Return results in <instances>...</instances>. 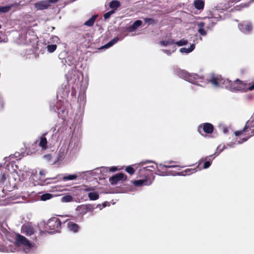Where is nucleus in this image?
I'll return each instance as SVG.
<instances>
[{
  "instance_id": "ddd939ff",
  "label": "nucleus",
  "mask_w": 254,
  "mask_h": 254,
  "mask_svg": "<svg viewBox=\"0 0 254 254\" xmlns=\"http://www.w3.org/2000/svg\"><path fill=\"white\" fill-rule=\"evenodd\" d=\"M239 28L244 33H249L253 29V26L250 22H244L239 25Z\"/></svg>"
},
{
  "instance_id": "a211bd4d",
  "label": "nucleus",
  "mask_w": 254,
  "mask_h": 254,
  "mask_svg": "<svg viewBox=\"0 0 254 254\" xmlns=\"http://www.w3.org/2000/svg\"><path fill=\"white\" fill-rule=\"evenodd\" d=\"M142 24V21L140 20H136L131 25L127 28V31L132 32L134 31Z\"/></svg>"
},
{
  "instance_id": "8fccbe9b",
  "label": "nucleus",
  "mask_w": 254,
  "mask_h": 254,
  "mask_svg": "<svg viewBox=\"0 0 254 254\" xmlns=\"http://www.w3.org/2000/svg\"><path fill=\"white\" fill-rule=\"evenodd\" d=\"M118 41L119 38L118 37H115L111 40L114 45L116 44Z\"/></svg>"
},
{
  "instance_id": "412c9836",
  "label": "nucleus",
  "mask_w": 254,
  "mask_h": 254,
  "mask_svg": "<svg viewBox=\"0 0 254 254\" xmlns=\"http://www.w3.org/2000/svg\"><path fill=\"white\" fill-rule=\"evenodd\" d=\"M77 73V71L75 70H71L69 71L66 75L67 80L69 82H72V80L74 79V77L75 74Z\"/></svg>"
},
{
  "instance_id": "39448f33",
  "label": "nucleus",
  "mask_w": 254,
  "mask_h": 254,
  "mask_svg": "<svg viewBox=\"0 0 254 254\" xmlns=\"http://www.w3.org/2000/svg\"><path fill=\"white\" fill-rule=\"evenodd\" d=\"M61 227V220L57 217H53L50 219L46 225V229L51 230L50 233L59 232Z\"/></svg>"
},
{
  "instance_id": "bf43d9fd",
  "label": "nucleus",
  "mask_w": 254,
  "mask_h": 254,
  "mask_svg": "<svg viewBox=\"0 0 254 254\" xmlns=\"http://www.w3.org/2000/svg\"><path fill=\"white\" fill-rule=\"evenodd\" d=\"M20 198L19 197H14V198L12 197V200H16V199H20Z\"/></svg>"
},
{
  "instance_id": "c03bdc74",
  "label": "nucleus",
  "mask_w": 254,
  "mask_h": 254,
  "mask_svg": "<svg viewBox=\"0 0 254 254\" xmlns=\"http://www.w3.org/2000/svg\"><path fill=\"white\" fill-rule=\"evenodd\" d=\"M61 187L58 186V185L52 186L51 187V191H53V192L60 191V190H61Z\"/></svg>"
},
{
  "instance_id": "f704fd0d",
  "label": "nucleus",
  "mask_w": 254,
  "mask_h": 254,
  "mask_svg": "<svg viewBox=\"0 0 254 254\" xmlns=\"http://www.w3.org/2000/svg\"><path fill=\"white\" fill-rule=\"evenodd\" d=\"M88 197L90 200H95L99 198V194L96 192H90L88 193Z\"/></svg>"
},
{
  "instance_id": "79ce46f5",
  "label": "nucleus",
  "mask_w": 254,
  "mask_h": 254,
  "mask_svg": "<svg viewBox=\"0 0 254 254\" xmlns=\"http://www.w3.org/2000/svg\"><path fill=\"white\" fill-rule=\"evenodd\" d=\"M115 12L114 10H111L104 14V17L105 19H107L110 18L111 15Z\"/></svg>"
},
{
  "instance_id": "c756f323",
  "label": "nucleus",
  "mask_w": 254,
  "mask_h": 254,
  "mask_svg": "<svg viewBox=\"0 0 254 254\" xmlns=\"http://www.w3.org/2000/svg\"><path fill=\"white\" fill-rule=\"evenodd\" d=\"M97 17V15H93L88 20L84 23V25L89 27L93 26Z\"/></svg>"
},
{
  "instance_id": "c85d7f7f",
  "label": "nucleus",
  "mask_w": 254,
  "mask_h": 254,
  "mask_svg": "<svg viewBox=\"0 0 254 254\" xmlns=\"http://www.w3.org/2000/svg\"><path fill=\"white\" fill-rule=\"evenodd\" d=\"M0 251L7 253L14 252H15V249L11 247V245H9L5 248H2L0 245Z\"/></svg>"
},
{
  "instance_id": "cd10ccee",
  "label": "nucleus",
  "mask_w": 254,
  "mask_h": 254,
  "mask_svg": "<svg viewBox=\"0 0 254 254\" xmlns=\"http://www.w3.org/2000/svg\"><path fill=\"white\" fill-rule=\"evenodd\" d=\"M155 168L153 166H148L144 167L142 169H139V174L142 175L143 173L146 171L152 172L153 171V170H155Z\"/></svg>"
},
{
  "instance_id": "4be33fe9",
  "label": "nucleus",
  "mask_w": 254,
  "mask_h": 254,
  "mask_svg": "<svg viewBox=\"0 0 254 254\" xmlns=\"http://www.w3.org/2000/svg\"><path fill=\"white\" fill-rule=\"evenodd\" d=\"M67 225L69 229L74 233L77 232L79 229V227L77 224L72 222H69Z\"/></svg>"
},
{
  "instance_id": "58836bf2",
  "label": "nucleus",
  "mask_w": 254,
  "mask_h": 254,
  "mask_svg": "<svg viewBox=\"0 0 254 254\" xmlns=\"http://www.w3.org/2000/svg\"><path fill=\"white\" fill-rule=\"evenodd\" d=\"M73 199V197L69 195H65L63 196L62 198V201L63 202H70L72 201Z\"/></svg>"
},
{
  "instance_id": "3c124183",
  "label": "nucleus",
  "mask_w": 254,
  "mask_h": 254,
  "mask_svg": "<svg viewBox=\"0 0 254 254\" xmlns=\"http://www.w3.org/2000/svg\"><path fill=\"white\" fill-rule=\"evenodd\" d=\"M213 155H210L209 156H207V157H205V158H202V159H201V160H199V162H202V161H203L204 160H206L208 159V158L211 157ZM200 163H199V164Z\"/></svg>"
},
{
  "instance_id": "aec40b11",
  "label": "nucleus",
  "mask_w": 254,
  "mask_h": 254,
  "mask_svg": "<svg viewBox=\"0 0 254 254\" xmlns=\"http://www.w3.org/2000/svg\"><path fill=\"white\" fill-rule=\"evenodd\" d=\"M227 146H229L230 147H234V145H233V143H228V144H227L226 146H225V145L224 144H220L219 145L217 148V149H216V152L214 153V155H218L220 153H221L224 149H225V148H227Z\"/></svg>"
},
{
  "instance_id": "a19ab883",
  "label": "nucleus",
  "mask_w": 254,
  "mask_h": 254,
  "mask_svg": "<svg viewBox=\"0 0 254 254\" xmlns=\"http://www.w3.org/2000/svg\"><path fill=\"white\" fill-rule=\"evenodd\" d=\"M150 161L146 160L144 161H142L140 163H139L138 164H134L133 165V166L135 167V169H137L139 166H143L145 164L150 163Z\"/></svg>"
},
{
  "instance_id": "2eb2a0df",
  "label": "nucleus",
  "mask_w": 254,
  "mask_h": 254,
  "mask_svg": "<svg viewBox=\"0 0 254 254\" xmlns=\"http://www.w3.org/2000/svg\"><path fill=\"white\" fill-rule=\"evenodd\" d=\"M34 6L37 10H42L47 9L50 6V4L47 0H43L36 2Z\"/></svg>"
},
{
  "instance_id": "c9c22d12",
  "label": "nucleus",
  "mask_w": 254,
  "mask_h": 254,
  "mask_svg": "<svg viewBox=\"0 0 254 254\" xmlns=\"http://www.w3.org/2000/svg\"><path fill=\"white\" fill-rule=\"evenodd\" d=\"M176 50V46H173L170 48L169 50L163 49L162 50L163 52L165 53L168 56L171 55V54L174 52Z\"/></svg>"
},
{
  "instance_id": "1a4fd4ad",
  "label": "nucleus",
  "mask_w": 254,
  "mask_h": 254,
  "mask_svg": "<svg viewBox=\"0 0 254 254\" xmlns=\"http://www.w3.org/2000/svg\"><path fill=\"white\" fill-rule=\"evenodd\" d=\"M29 169L26 167H24L22 169H20L18 172L14 170L13 172H11V175L15 177L16 175L19 180H23L28 177L30 174Z\"/></svg>"
},
{
  "instance_id": "052dcab7",
  "label": "nucleus",
  "mask_w": 254,
  "mask_h": 254,
  "mask_svg": "<svg viewBox=\"0 0 254 254\" xmlns=\"http://www.w3.org/2000/svg\"><path fill=\"white\" fill-rule=\"evenodd\" d=\"M20 202V201H19V200H17V201H16L12 202V203H18V202Z\"/></svg>"
},
{
  "instance_id": "6e6d98bb",
  "label": "nucleus",
  "mask_w": 254,
  "mask_h": 254,
  "mask_svg": "<svg viewBox=\"0 0 254 254\" xmlns=\"http://www.w3.org/2000/svg\"><path fill=\"white\" fill-rule=\"evenodd\" d=\"M249 5V4H246V3H245V4H241V7H248Z\"/></svg>"
},
{
  "instance_id": "a18cd8bd",
  "label": "nucleus",
  "mask_w": 254,
  "mask_h": 254,
  "mask_svg": "<svg viewBox=\"0 0 254 254\" xmlns=\"http://www.w3.org/2000/svg\"><path fill=\"white\" fill-rule=\"evenodd\" d=\"M211 164V162L210 161H205L204 163L203 169H205L209 168Z\"/></svg>"
},
{
  "instance_id": "ea45409f",
  "label": "nucleus",
  "mask_w": 254,
  "mask_h": 254,
  "mask_svg": "<svg viewBox=\"0 0 254 254\" xmlns=\"http://www.w3.org/2000/svg\"><path fill=\"white\" fill-rule=\"evenodd\" d=\"M188 43V41L185 39H182L178 42H175V44L178 46H182L186 45Z\"/></svg>"
},
{
  "instance_id": "e433bc0d",
  "label": "nucleus",
  "mask_w": 254,
  "mask_h": 254,
  "mask_svg": "<svg viewBox=\"0 0 254 254\" xmlns=\"http://www.w3.org/2000/svg\"><path fill=\"white\" fill-rule=\"evenodd\" d=\"M57 47V46L56 44H49L47 46V51L49 53H53L56 50Z\"/></svg>"
},
{
  "instance_id": "423d86ee",
  "label": "nucleus",
  "mask_w": 254,
  "mask_h": 254,
  "mask_svg": "<svg viewBox=\"0 0 254 254\" xmlns=\"http://www.w3.org/2000/svg\"><path fill=\"white\" fill-rule=\"evenodd\" d=\"M47 133H44L40 137V140H36V141L32 145L31 147V153H35L38 150L36 149L35 148L38 144L39 146L41 147L42 150H46L47 148V140L45 136Z\"/></svg>"
},
{
  "instance_id": "4d7b16f0",
  "label": "nucleus",
  "mask_w": 254,
  "mask_h": 254,
  "mask_svg": "<svg viewBox=\"0 0 254 254\" xmlns=\"http://www.w3.org/2000/svg\"><path fill=\"white\" fill-rule=\"evenodd\" d=\"M223 131L224 133H226L228 131V129L226 127H224L223 129Z\"/></svg>"
},
{
  "instance_id": "0e129e2a",
  "label": "nucleus",
  "mask_w": 254,
  "mask_h": 254,
  "mask_svg": "<svg viewBox=\"0 0 254 254\" xmlns=\"http://www.w3.org/2000/svg\"><path fill=\"white\" fill-rule=\"evenodd\" d=\"M1 25L0 24V29L1 28Z\"/></svg>"
},
{
  "instance_id": "49530a36",
  "label": "nucleus",
  "mask_w": 254,
  "mask_h": 254,
  "mask_svg": "<svg viewBox=\"0 0 254 254\" xmlns=\"http://www.w3.org/2000/svg\"><path fill=\"white\" fill-rule=\"evenodd\" d=\"M39 174L41 176L40 177V180H41L42 179V177L43 176H45V174H46V171L44 170H41L40 172H39Z\"/></svg>"
},
{
  "instance_id": "f257e3e1",
  "label": "nucleus",
  "mask_w": 254,
  "mask_h": 254,
  "mask_svg": "<svg viewBox=\"0 0 254 254\" xmlns=\"http://www.w3.org/2000/svg\"><path fill=\"white\" fill-rule=\"evenodd\" d=\"M215 88H225L233 92L242 91L246 92L248 90L254 89V83L250 85L244 83L239 79L231 82L227 79L223 78L221 75L213 77L210 80Z\"/></svg>"
},
{
  "instance_id": "2f4dec72",
  "label": "nucleus",
  "mask_w": 254,
  "mask_h": 254,
  "mask_svg": "<svg viewBox=\"0 0 254 254\" xmlns=\"http://www.w3.org/2000/svg\"><path fill=\"white\" fill-rule=\"evenodd\" d=\"M65 61L66 63L69 65L74 64L75 63V59L71 56H68L65 59Z\"/></svg>"
},
{
  "instance_id": "473e14b6",
  "label": "nucleus",
  "mask_w": 254,
  "mask_h": 254,
  "mask_svg": "<svg viewBox=\"0 0 254 254\" xmlns=\"http://www.w3.org/2000/svg\"><path fill=\"white\" fill-rule=\"evenodd\" d=\"M110 8L116 9L120 6V2L118 0H112L109 5Z\"/></svg>"
},
{
  "instance_id": "13d9d810",
  "label": "nucleus",
  "mask_w": 254,
  "mask_h": 254,
  "mask_svg": "<svg viewBox=\"0 0 254 254\" xmlns=\"http://www.w3.org/2000/svg\"><path fill=\"white\" fill-rule=\"evenodd\" d=\"M107 170H108V168H106V167H101L100 168V171H101V170H103V171L106 170V171H107Z\"/></svg>"
},
{
  "instance_id": "864d4df0",
  "label": "nucleus",
  "mask_w": 254,
  "mask_h": 254,
  "mask_svg": "<svg viewBox=\"0 0 254 254\" xmlns=\"http://www.w3.org/2000/svg\"><path fill=\"white\" fill-rule=\"evenodd\" d=\"M117 170V168L115 167H112L110 168V171L111 172H115Z\"/></svg>"
},
{
  "instance_id": "6ab92c4d",
  "label": "nucleus",
  "mask_w": 254,
  "mask_h": 254,
  "mask_svg": "<svg viewBox=\"0 0 254 254\" xmlns=\"http://www.w3.org/2000/svg\"><path fill=\"white\" fill-rule=\"evenodd\" d=\"M159 44L164 47L170 46L171 47L173 46H175V41L172 39L161 41L159 42Z\"/></svg>"
},
{
  "instance_id": "7ed1b4c3",
  "label": "nucleus",
  "mask_w": 254,
  "mask_h": 254,
  "mask_svg": "<svg viewBox=\"0 0 254 254\" xmlns=\"http://www.w3.org/2000/svg\"><path fill=\"white\" fill-rule=\"evenodd\" d=\"M176 73L180 77L193 84L201 87L205 85V82L202 81V77L196 74L190 73L180 69H177Z\"/></svg>"
},
{
  "instance_id": "b1692460",
  "label": "nucleus",
  "mask_w": 254,
  "mask_h": 254,
  "mask_svg": "<svg viewBox=\"0 0 254 254\" xmlns=\"http://www.w3.org/2000/svg\"><path fill=\"white\" fill-rule=\"evenodd\" d=\"M195 48L194 44H191L190 47L188 48H182L180 49V52L181 53L189 54Z\"/></svg>"
},
{
  "instance_id": "a878e982",
  "label": "nucleus",
  "mask_w": 254,
  "mask_h": 254,
  "mask_svg": "<svg viewBox=\"0 0 254 254\" xmlns=\"http://www.w3.org/2000/svg\"><path fill=\"white\" fill-rule=\"evenodd\" d=\"M43 158L50 164L53 165L55 164L59 160V159H56L54 160H52V156L50 154H47L43 156Z\"/></svg>"
},
{
  "instance_id": "680f3d73",
  "label": "nucleus",
  "mask_w": 254,
  "mask_h": 254,
  "mask_svg": "<svg viewBox=\"0 0 254 254\" xmlns=\"http://www.w3.org/2000/svg\"><path fill=\"white\" fill-rule=\"evenodd\" d=\"M239 6H237L236 7V8L237 10H240V8H239Z\"/></svg>"
},
{
  "instance_id": "de8ad7c7",
  "label": "nucleus",
  "mask_w": 254,
  "mask_h": 254,
  "mask_svg": "<svg viewBox=\"0 0 254 254\" xmlns=\"http://www.w3.org/2000/svg\"><path fill=\"white\" fill-rule=\"evenodd\" d=\"M113 45H114L113 43H112V42L111 41H110L109 42H108L107 44H106L104 46V47L105 48H108L111 46H112Z\"/></svg>"
},
{
  "instance_id": "7c9ffc66",
  "label": "nucleus",
  "mask_w": 254,
  "mask_h": 254,
  "mask_svg": "<svg viewBox=\"0 0 254 254\" xmlns=\"http://www.w3.org/2000/svg\"><path fill=\"white\" fill-rule=\"evenodd\" d=\"M195 169H187L185 171H184L182 172L177 173V175H182V176L190 175V174H192V173L195 172Z\"/></svg>"
},
{
  "instance_id": "4468645a",
  "label": "nucleus",
  "mask_w": 254,
  "mask_h": 254,
  "mask_svg": "<svg viewBox=\"0 0 254 254\" xmlns=\"http://www.w3.org/2000/svg\"><path fill=\"white\" fill-rule=\"evenodd\" d=\"M21 230H22V232L27 236H31L35 232L34 228L30 224L24 225L22 227Z\"/></svg>"
},
{
  "instance_id": "6e6552de",
  "label": "nucleus",
  "mask_w": 254,
  "mask_h": 254,
  "mask_svg": "<svg viewBox=\"0 0 254 254\" xmlns=\"http://www.w3.org/2000/svg\"><path fill=\"white\" fill-rule=\"evenodd\" d=\"M80 173L74 174H66L64 175L62 177H61V175H59L55 178L47 179L45 182H47V184H49L51 183L49 181L56 179L57 178H59V179L62 180L64 181H73L75 180L78 177H80Z\"/></svg>"
},
{
  "instance_id": "dca6fc26",
  "label": "nucleus",
  "mask_w": 254,
  "mask_h": 254,
  "mask_svg": "<svg viewBox=\"0 0 254 254\" xmlns=\"http://www.w3.org/2000/svg\"><path fill=\"white\" fill-rule=\"evenodd\" d=\"M125 179V175L123 173H119L114 176L110 179V182L112 185H116L117 183Z\"/></svg>"
},
{
  "instance_id": "0eeeda50",
  "label": "nucleus",
  "mask_w": 254,
  "mask_h": 254,
  "mask_svg": "<svg viewBox=\"0 0 254 254\" xmlns=\"http://www.w3.org/2000/svg\"><path fill=\"white\" fill-rule=\"evenodd\" d=\"M174 167H178V166H169L166 165H163L162 164H156V168L157 169V174L160 176H166V175H176V174L173 173L172 171H167L166 168H171Z\"/></svg>"
},
{
  "instance_id": "5701e85b",
  "label": "nucleus",
  "mask_w": 254,
  "mask_h": 254,
  "mask_svg": "<svg viewBox=\"0 0 254 254\" xmlns=\"http://www.w3.org/2000/svg\"><path fill=\"white\" fill-rule=\"evenodd\" d=\"M193 4L195 7L198 10H202L204 8V2L202 0H195Z\"/></svg>"
},
{
  "instance_id": "9d476101",
  "label": "nucleus",
  "mask_w": 254,
  "mask_h": 254,
  "mask_svg": "<svg viewBox=\"0 0 254 254\" xmlns=\"http://www.w3.org/2000/svg\"><path fill=\"white\" fill-rule=\"evenodd\" d=\"M62 103L61 101L57 102L55 106L53 107L54 111L56 112L59 117L64 119L67 115L66 110L62 107Z\"/></svg>"
},
{
  "instance_id": "e2e57ef3",
  "label": "nucleus",
  "mask_w": 254,
  "mask_h": 254,
  "mask_svg": "<svg viewBox=\"0 0 254 254\" xmlns=\"http://www.w3.org/2000/svg\"><path fill=\"white\" fill-rule=\"evenodd\" d=\"M82 98V100H83L84 99V94H83L82 96L80 97V98Z\"/></svg>"
},
{
  "instance_id": "603ef678",
  "label": "nucleus",
  "mask_w": 254,
  "mask_h": 254,
  "mask_svg": "<svg viewBox=\"0 0 254 254\" xmlns=\"http://www.w3.org/2000/svg\"><path fill=\"white\" fill-rule=\"evenodd\" d=\"M47 1L49 2V4H50V3H56L58 0H48Z\"/></svg>"
},
{
  "instance_id": "09e8293b",
  "label": "nucleus",
  "mask_w": 254,
  "mask_h": 254,
  "mask_svg": "<svg viewBox=\"0 0 254 254\" xmlns=\"http://www.w3.org/2000/svg\"><path fill=\"white\" fill-rule=\"evenodd\" d=\"M144 21L146 23H152L154 22V20L153 19H152V18H146L144 19Z\"/></svg>"
},
{
  "instance_id": "9b49d317",
  "label": "nucleus",
  "mask_w": 254,
  "mask_h": 254,
  "mask_svg": "<svg viewBox=\"0 0 254 254\" xmlns=\"http://www.w3.org/2000/svg\"><path fill=\"white\" fill-rule=\"evenodd\" d=\"M94 208V205L92 204L81 205L76 207V210L79 211L80 214L83 215L88 212L92 211Z\"/></svg>"
},
{
  "instance_id": "37998d69",
  "label": "nucleus",
  "mask_w": 254,
  "mask_h": 254,
  "mask_svg": "<svg viewBox=\"0 0 254 254\" xmlns=\"http://www.w3.org/2000/svg\"><path fill=\"white\" fill-rule=\"evenodd\" d=\"M126 171L130 175H132L134 173V169L131 166H127L126 169Z\"/></svg>"
},
{
  "instance_id": "72a5a7b5",
  "label": "nucleus",
  "mask_w": 254,
  "mask_h": 254,
  "mask_svg": "<svg viewBox=\"0 0 254 254\" xmlns=\"http://www.w3.org/2000/svg\"><path fill=\"white\" fill-rule=\"evenodd\" d=\"M60 42V40L59 38L58 37L56 36H53L52 37L50 38L48 41V43L49 44H58Z\"/></svg>"
},
{
  "instance_id": "4c0bfd02",
  "label": "nucleus",
  "mask_w": 254,
  "mask_h": 254,
  "mask_svg": "<svg viewBox=\"0 0 254 254\" xmlns=\"http://www.w3.org/2000/svg\"><path fill=\"white\" fill-rule=\"evenodd\" d=\"M53 195L48 193H46L45 194H42L41 196V199L43 201H46L47 200L50 199L52 197Z\"/></svg>"
},
{
  "instance_id": "393cba45",
  "label": "nucleus",
  "mask_w": 254,
  "mask_h": 254,
  "mask_svg": "<svg viewBox=\"0 0 254 254\" xmlns=\"http://www.w3.org/2000/svg\"><path fill=\"white\" fill-rule=\"evenodd\" d=\"M204 25H205V23H204V22H199L198 24V32L200 35H201L202 36H205L207 34L206 31H205L203 28Z\"/></svg>"
},
{
  "instance_id": "20e7f679",
  "label": "nucleus",
  "mask_w": 254,
  "mask_h": 254,
  "mask_svg": "<svg viewBox=\"0 0 254 254\" xmlns=\"http://www.w3.org/2000/svg\"><path fill=\"white\" fill-rule=\"evenodd\" d=\"M13 167V164L11 163H8L6 165V168L3 167L1 165H0V198H3L5 196V193L3 188V184L6 180V176H8V172H10L9 167Z\"/></svg>"
},
{
  "instance_id": "5fc2aeb1",
  "label": "nucleus",
  "mask_w": 254,
  "mask_h": 254,
  "mask_svg": "<svg viewBox=\"0 0 254 254\" xmlns=\"http://www.w3.org/2000/svg\"><path fill=\"white\" fill-rule=\"evenodd\" d=\"M0 104L1 107L3 106V99L0 97Z\"/></svg>"
},
{
  "instance_id": "f8f14e48",
  "label": "nucleus",
  "mask_w": 254,
  "mask_h": 254,
  "mask_svg": "<svg viewBox=\"0 0 254 254\" xmlns=\"http://www.w3.org/2000/svg\"><path fill=\"white\" fill-rule=\"evenodd\" d=\"M213 130V126L210 123H204L200 125L198 127V131L202 133V131L206 133H211Z\"/></svg>"
},
{
  "instance_id": "f03ea898",
  "label": "nucleus",
  "mask_w": 254,
  "mask_h": 254,
  "mask_svg": "<svg viewBox=\"0 0 254 254\" xmlns=\"http://www.w3.org/2000/svg\"><path fill=\"white\" fill-rule=\"evenodd\" d=\"M11 247L15 249L18 247L20 250L26 254L34 252L36 250V246L33 243H30L25 237L20 234L16 235L15 242L11 245Z\"/></svg>"
},
{
  "instance_id": "f3484780",
  "label": "nucleus",
  "mask_w": 254,
  "mask_h": 254,
  "mask_svg": "<svg viewBox=\"0 0 254 254\" xmlns=\"http://www.w3.org/2000/svg\"><path fill=\"white\" fill-rule=\"evenodd\" d=\"M152 181L150 180H138L136 181H134L133 182V184L135 186L140 187L142 186H148L152 184Z\"/></svg>"
},
{
  "instance_id": "bb28decb",
  "label": "nucleus",
  "mask_w": 254,
  "mask_h": 254,
  "mask_svg": "<svg viewBox=\"0 0 254 254\" xmlns=\"http://www.w3.org/2000/svg\"><path fill=\"white\" fill-rule=\"evenodd\" d=\"M16 4H11L9 5L1 6H0V13H6L9 11L11 7L14 6Z\"/></svg>"
}]
</instances>
